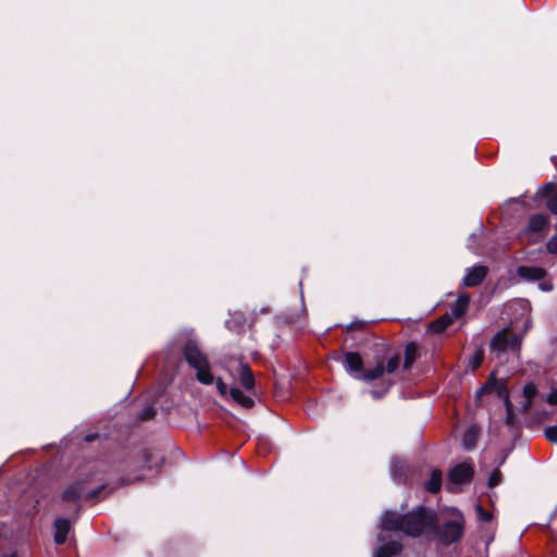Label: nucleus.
Returning <instances> with one entry per match:
<instances>
[{
	"label": "nucleus",
	"mask_w": 557,
	"mask_h": 557,
	"mask_svg": "<svg viewBox=\"0 0 557 557\" xmlns=\"http://www.w3.org/2000/svg\"><path fill=\"white\" fill-rule=\"evenodd\" d=\"M547 207L552 213L557 214V196L548 199Z\"/></svg>",
	"instance_id": "30"
},
{
	"label": "nucleus",
	"mask_w": 557,
	"mask_h": 557,
	"mask_svg": "<svg viewBox=\"0 0 557 557\" xmlns=\"http://www.w3.org/2000/svg\"><path fill=\"white\" fill-rule=\"evenodd\" d=\"M4 557H17V555L15 553H13V554L7 555Z\"/></svg>",
	"instance_id": "37"
},
{
	"label": "nucleus",
	"mask_w": 557,
	"mask_h": 557,
	"mask_svg": "<svg viewBox=\"0 0 557 557\" xmlns=\"http://www.w3.org/2000/svg\"><path fill=\"white\" fill-rule=\"evenodd\" d=\"M487 393H496L498 397H502L504 399V404L506 406L507 411L506 422L511 423V403L506 392L505 383L498 381L494 372L490 374L487 381L479 388V391L476 392V398L479 399L482 395Z\"/></svg>",
	"instance_id": "6"
},
{
	"label": "nucleus",
	"mask_w": 557,
	"mask_h": 557,
	"mask_svg": "<svg viewBox=\"0 0 557 557\" xmlns=\"http://www.w3.org/2000/svg\"><path fill=\"white\" fill-rule=\"evenodd\" d=\"M183 354L187 363L196 370V379L201 384L211 385L214 382V376L211 373L208 357L197 342L189 339L184 346Z\"/></svg>",
	"instance_id": "2"
},
{
	"label": "nucleus",
	"mask_w": 557,
	"mask_h": 557,
	"mask_svg": "<svg viewBox=\"0 0 557 557\" xmlns=\"http://www.w3.org/2000/svg\"><path fill=\"white\" fill-rule=\"evenodd\" d=\"M521 307H522V309L525 310V309H528L529 304L527 301H521Z\"/></svg>",
	"instance_id": "36"
},
{
	"label": "nucleus",
	"mask_w": 557,
	"mask_h": 557,
	"mask_svg": "<svg viewBox=\"0 0 557 557\" xmlns=\"http://www.w3.org/2000/svg\"><path fill=\"white\" fill-rule=\"evenodd\" d=\"M344 368L355 379L360 380L363 369V361L357 352H346L344 356Z\"/></svg>",
	"instance_id": "10"
},
{
	"label": "nucleus",
	"mask_w": 557,
	"mask_h": 557,
	"mask_svg": "<svg viewBox=\"0 0 557 557\" xmlns=\"http://www.w3.org/2000/svg\"><path fill=\"white\" fill-rule=\"evenodd\" d=\"M473 242H474V235H470L468 246L470 249L475 251V249L473 247Z\"/></svg>",
	"instance_id": "34"
},
{
	"label": "nucleus",
	"mask_w": 557,
	"mask_h": 557,
	"mask_svg": "<svg viewBox=\"0 0 557 557\" xmlns=\"http://www.w3.org/2000/svg\"><path fill=\"white\" fill-rule=\"evenodd\" d=\"M406 461L399 458H393L391 460V474L394 481L401 482L405 478Z\"/></svg>",
	"instance_id": "17"
},
{
	"label": "nucleus",
	"mask_w": 557,
	"mask_h": 557,
	"mask_svg": "<svg viewBox=\"0 0 557 557\" xmlns=\"http://www.w3.org/2000/svg\"><path fill=\"white\" fill-rule=\"evenodd\" d=\"M442 485V472L440 470H433L430 480L425 482V490L431 493L440 491Z\"/></svg>",
	"instance_id": "20"
},
{
	"label": "nucleus",
	"mask_w": 557,
	"mask_h": 557,
	"mask_svg": "<svg viewBox=\"0 0 557 557\" xmlns=\"http://www.w3.org/2000/svg\"><path fill=\"white\" fill-rule=\"evenodd\" d=\"M478 441V430L474 426L468 428L462 435V446L465 449H472Z\"/></svg>",
	"instance_id": "19"
},
{
	"label": "nucleus",
	"mask_w": 557,
	"mask_h": 557,
	"mask_svg": "<svg viewBox=\"0 0 557 557\" xmlns=\"http://www.w3.org/2000/svg\"><path fill=\"white\" fill-rule=\"evenodd\" d=\"M413 350H414V345L409 344L406 348L405 368H409L411 366V363L413 362V360H414Z\"/></svg>",
	"instance_id": "24"
},
{
	"label": "nucleus",
	"mask_w": 557,
	"mask_h": 557,
	"mask_svg": "<svg viewBox=\"0 0 557 557\" xmlns=\"http://www.w3.org/2000/svg\"><path fill=\"white\" fill-rule=\"evenodd\" d=\"M550 187H552V185H550V184H546V185H545V188H550Z\"/></svg>",
	"instance_id": "38"
},
{
	"label": "nucleus",
	"mask_w": 557,
	"mask_h": 557,
	"mask_svg": "<svg viewBox=\"0 0 557 557\" xmlns=\"http://www.w3.org/2000/svg\"><path fill=\"white\" fill-rule=\"evenodd\" d=\"M436 524L434 511L422 506L417 507L407 515L396 511H385L381 518V528L386 531H403L409 536H419L425 531L433 530Z\"/></svg>",
	"instance_id": "1"
},
{
	"label": "nucleus",
	"mask_w": 557,
	"mask_h": 557,
	"mask_svg": "<svg viewBox=\"0 0 557 557\" xmlns=\"http://www.w3.org/2000/svg\"><path fill=\"white\" fill-rule=\"evenodd\" d=\"M537 388L534 383H528L523 387V397L525 401L522 404V411H528L531 407L532 398L536 395Z\"/></svg>",
	"instance_id": "21"
},
{
	"label": "nucleus",
	"mask_w": 557,
	"mask_h": 557,
	"mask_svg": "<svg viewBox=\"0 0 557 557\" xmlns=\"http://www.w3.org/2000/svg\"><path fill=\"white\" fill-rule=\"evenodd\" d=\"M548 226V219L544 214H534L529 219L527 232L539 233Z\"/></svg>",
	"instance_id": "14"
},
{
	"label": "nucleus",
	"mask_w": 557,
	"mask_h": 557,
	"mask_svg": "<svg viewBox=\"0 0 557 557\" xmlns=\"http://www.w3.org/2000/svg\"><path fill=\"white\" fill-rule=\"evenodd\" d=\"M517 273L524 281H541L539 286L544 292L553 289L552 283L542 281L545 276V271L542 268L521 265L517 269Z\"/></svg>",
	"instance_id": "9"
},
{
	"label": "nucleus",
	"mask_w": 557,
	"mask_h": 557,
	"mask_svg": "<svg viewBox=\"0 0 557 557\" xmlns=\"http://www.w3.org/2000/svg\"><path fill=\"white\" fill-rule=\"evenodd\" d=\"M385 373V368L383 364H376L372 369H368L361 374L360 380H363L366 382L374 381L379 377H381Z\"/></svg>",
	"instance_id": "22"
},
{
	"label": "nucleus",
	"mask_w": 557,
	"mask_h": 557,
	"mask_svg": "<svg viewBox=\"0 0 557 557\" xmlns=\"http://www.w3.org/2000/svg\"><path fill=\"white\" fill-rule=\"evenodd\" d=\"M470 302V296L468 294H461L456 300V304L454 305L451 309V318L459 319L461 318L468 310Z\"/></svg>",
	"instance_id": "16"
},
{
	"label": "nucleus",
	"mask_w": 557,
	"mask_h": 557,
	"mask_svg": "<svg viewBox=\"0 0 557 557\" xmlns=\"http://www.w3.org/2000/svg\"><path fill=\"white\" fill-rule=\"evenodd\" d=\"M546 438L552 443H557V425H552L545 430Z\"/></svg>",
	"instance_id": "25"
},
{
	"label": "nucleus",
	"mask_w": 557,
	"mask_h": 557,
	"mask_svg": "<svg viewBox=\"0 0 557 557\" xmlns=\"http://www.w3.org/2000/svg\"><path fill=\"white\" fill-rule=\"evenodd\" d=\"M487 274V268L484 265H475L470 269H467L466 275L463 277V285L467 287L478 286L483 282Z\"/></svg>",
	"instance_id": "11"
},
{
	"label": "nucleus",
	"mask_w": 557,
	"mask_h": 557,
	"mask_svg": "<svg viewBox=\"0 0 557 557\" xmlns=\"http://www.w3.org/2000/svg\"><path fill=\"white\" fill-rule=\"evenodd\" d=\"M215 385L221 396L226 397L228 395L234 403L242 406L243 408L249 409L255 405V400L252 397L244 394L237 387L228 388L221 377L216 379Z\"/></svg>",
	"instance_id": "8"
},
{
	"label": "nucleus",
	"mask_w": 557,
	"mask_h": 557,
	"mask_svg": "<svg viewBox=\"0 0 557 557\" xmlns=\"http://www.w3.org/2000/svg\"><path fill=\"white\" fill-rule=\"evenodd\" d=\"M224 368L232 377L238 379L245 389L251 391L255 387V376L248 363L240 359H230L225 361Z\"/></svg>",
	"instance_id": "5"
},
{
	"label": "nucleus",
	"mask_w": 557,
	"mask_h": 557,
	"mask_svg": "<svg viewBox=\"0 0 557 557\" xmlns=\"http://www.w3.org/2000/svg\"><path fill=\"white\" fill-rule=\"evenodd\" d=\"M481 361H482V355L476 354L470 359V366L472 367V369H475L481 364Z\"/></svg>",
	"instance_id": "32"
},
{
	"label": "nucleus",
	"mask_w": 557,
	"mask_h": 557,
	"mask_svg": "<svg viewBox=\"0 0 557 557\" xmlns=\"http://www.w3.org/2000/svg\"><path fill=\"white\" fill-rule=\"evenodd\" d=\"M71 530V523L67 519L59 518L54 522V542L57 544H63L66 539L67 534Z\"/></svg>",
	"instance_id": "13"
},
{
	"label": "nucleus",
	"mask_w": 557,
	"mask_h": 557,
	"mask_svg": "<svg viewBox=\"0 0 557 557\" xmlns=\"http://www.w3.org/2000/svg\"><path fill=\"white\" fill-rule=\"evenodd\" d=\"M400 363V358L398 356L391 357L387 361V364L384 366L385 373H393L395 372Z\"/></svg>",
	"instance_id": "23"
},
{
	"label": "nucleus",
	"mask_w": 557,
	"mask_h": 557,
	"mask_svg": "<svg viewBox=\"0 0 557 557\" xmlns=\"http://www.w3.org/2000/svg\"><path fill=\"white\" fill-rule=\"evenodd\" d=\"M97 436H98L97 434H88V435L85 437V440H86V442H92L94 440H96V438H97Z\"/></svg>",
	"instance_id": "35"
},
{
	"label": "nucleus",
	"mask_w": 557,
	"mask_h": 557,
	"mask_svg": "<svg viewBox=\"0 0 557 557\" xmlns=\"http://www.w3.org/2000/svg\"><path fill=\"white\" fill-rule=\"evenodd\" d=\"M546 249L552 255H557V235H554L547 243Z\"/></svg>",
	"instance_id": "26"
},
{
	"label": "nucleus",
	"mask_w": 557,
	"mask_h": 557,
	"mask_svg": "<svg viewBox=\"0 0 557 557\" xmlns=\"http://www.w3.org/2000/svg\"><path fill=\"white\" fill-rule=\"evenodd\" d=\"M391 385H392V383L388 382L387 384L384 385L383 389H372V391H370V394H371V396L374 399H379V398L383 397V395L385 393H387V391L389 389Z\"/></svg>",
	"instance_id": "27"
},
{
	"label": "nucleus",
	"mask_w": 557,
	"mask_h": 557,
	"mask_svg": "<svg viewBox=\"0 0 557 557\" xmlns=\"http://www.w3.org/2000/svg\"><path fill=\"white\" fill-rule=\"evenodd\" d=\"M453 322V318L449 313H446L438 318L437 320L433 321L429 325V331L434 334H440L444 332Z\"/></svg>",
	"instance_id": "18"
},
{
	"label": "nucleus",
	"mask_w": 557,
	"mask_h": 557,
	"mask_svg": "<svg viewBox=\"0 0 557 557\" xmlns=\"http://www.w3.org/2000/svg\"><path fill=\"white\" fill-rule=\"evenodd\" d=\"M85 494L88 495L89 498H92L97 495L96 492H87L84 485L79 482L70 485L62 494V498L65 502H76Z\"/></svg>",
	"instance_id": "12"
},
{
	"label": "nucleus",
	"mask_w": 557,
	"mask_h": 557,
	"mask_svg": "<svg viewBox=\"0 0 557 557\" xmlns=\"http://www.w3.org/2000/svg\"><path fill=\"white\" fill-rule=\"evenodd\" d=\"M499 482H500V472H499V471H497V470H495V471L491 474V476H490V479H488V485H490L491 487H493V486H495V485L499 484Z\"/></svg>",
	"instance_id": "28"
},
{
	"label": "nucleus",
	"mask_w": 557,
	"mask_h": 557,
	"mask_svg": "<svg viewBox=\"0 0 557 557\" xmlns=\"http://www.w3.org/2000/svg\"><path fill=\"white\" fill-rule=\"evenodd\" d=\"M476 513L482 521L488 522L492 519V515L487 511H484L480 506H476Z\"/></svg>",
	"instance_id": "29"
},
{
	"label": "nucleus",
	"mask_w": 557,
	"mask_h": 557,
	"mask_svg": "<svg viewBox=\"0 0 557 557\" xmlns=\"http://www.w3.org/2000/svg\"><path fill=\"white\" fill-rule=\"evenodd\" d=\"M545 400L549 405H557V391H552L546 395Z\"/></svg>",
	"instance_id": "31"
},
{
	"label": "nucleus",
	"mask_w": 557,
	"mask_h": 557,
	"mask_svg": "<svg viewBox=\"0 0 557 557\" xmlns=\"http://www.w3.org/2000/svg\"><path fill=\"white\" fill-rule=\"evenodd\" d=\"M152 416H153V409L147 408L141 412L140 418L143 420H147V419L151 418Z\"/></svg>",
	"instance_id": "33"
},
{
	"label": "nucleus",
	"mask_w": 557,
	"mask_h": 557,
	"mask_svg": "<svg viewBox=\"0 0 557 557\" xmlns=\"http://www.w3.org/2000/svg\"><path fill=\"white\" fill-rule=\"evenodd\" d=\"M450 513L453 520L445 522L438 534L440 541L444 545H450L457 542L463 534L465 520L461 512L456 508H451Z\"/></svg>",
	"instance_id": "4"
},
{
	"label": "nucleus",
	"mask_w": 557,
	"mask_h": 557,
	"mask_svg": "<svg viewBox=\"0 0 557 557\" xmlns=\"http://www.w3.org/2000/svg\"><path fill=\"white\" fill-rule=\"evenodd\" d=\"M474 469L469 462L456 465L448 473L447 488L450 492H458L459 486L469 483L473 476Z\"/></svg>",
	"instance_id": "7"
},
{
	"label": "nucleus",
	"mask_w": 557,
	"mask_h": 557,
	"mask_svg": "<svg viewBox=\"0 0 557 557\" xmlns=\"http://www.w3.org/2000/svg\"><path fill=\"white\" fill-rule=\"evenodd\" d=\"M530 326V320H525L524 329L521 334L512 333L508 329L500 330L491 339V351L497 355L507 351H511L515 354L519 352L522 337Z\"/></svg>",
	"instance_id": "3"
},
{
	"label": "nucleus",
	"mask_w": 557,
	"mask_h": 557,
	"mask_svg": "<svg viewBox=\"0 0 557 557\" xmlns=\"http://www.w3.org/2000/svg\"><path fill=\"white\" fill-rule=\"evenodd\" d=\"M401 549V544L397 541L387 542L374 552V557H392Z\"/></svg>",
	"instance_id": "15"
}]
</instances>
